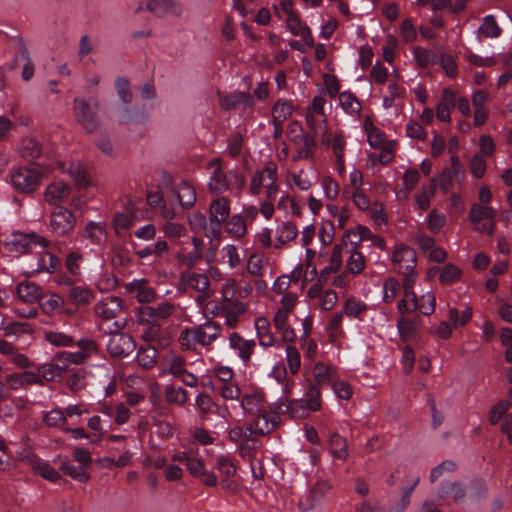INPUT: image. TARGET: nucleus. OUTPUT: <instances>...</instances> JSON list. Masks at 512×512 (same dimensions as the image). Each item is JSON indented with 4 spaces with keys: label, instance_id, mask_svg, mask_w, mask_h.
I'll return each instance as SVG.
<instances>
[{
    "label": "nucleus",
    "instance_id": "obj_14",
    "mask_svg": "<svg viewBox=\"0 0 512 512\" xmlns=\"http://www.w3.org/2000/svg\"><path fill=\"white\" fill-rule=\"evenodd\" d=\"M136 348L134 339L126 333H114L107 343V351L113 357L123 358L131 354Z\"/></svg>",
    "mask_w": 512,
    "mask_h": 512
},
{
    "label": "nucleus",
    "instance_id": "obj_35",
    "mask_svg": "<svg viewBox=\"0 0 512 512\" xmlns=\"http://www.w3.org/2000/svg\"><path fill=\"white\" fill-rule=\"evenodd\" d=\"M177 198L181 207L188 209L191 208L196 201V192L193 186L188 182H181L177 186Z\"/></svg>",
    "mask_w": 512,
    "mask_h": 512
},
{
    "label": "nucleus",
    "instance_id": "obj_39",
    "mask_svg": "<svg viewBox=\"0 0 512 512\" xmlns=\"http://www.w3.org/2000/svg\"><path fill=\"white\" fill-rule=\"evenodd\" d=\"M31 466L36 474L46 480L54 482L60 479V474L49 463L40 459H33L31 460Z\"/></svg>",
    "mask_w": 512,
    "mask_h": 512
},
{
    "label": "nucleus",
    "instance_id": "obj_4",
    "mask_svg": "<svg viewBox=\"0 0 512 512\" xmlns=\"http://www.w3.org/2000/svg\"><path fill=\"white\" fill-rule=\"evenodd\" d=\"M48 240L36 233H14L6 242L7 250L15 254L34 253L36 250L48 247Z\"/></svg>",
    "mask_w": 512,
    "mask_h": 512
},
{
    "label": "nucleus",
    "instance_id": "obj_11",
    "mask_svg": "<svg viewBox=\"0 0 512 512\" xmlns=\"http://www.w3.org/2000/svg\"><path fill=\"white\" fill-rule=\"evenodd\" d=\"M455 177L462 181L465 177V171L457 155L450 158V166L443 168L438 177L439 188L443 193H448L452 189V181Z\"/></svg>",
    "mask_w": 512,
    "mask_h": 512
},
{
    "label": "nucleus",
    "instance_id": "obj_37",
    "mask_svg": "<svg viewBox=\"0 0 512 512\" xmlns=\"http://www.w3.org/2000/svg\"><path fill=\"white\" fill-rule=\"evenodd\" d=\"M165 399L169 404L183 406L188 400V393L182 387L168 385L165 388Z\"/></svg>",
    "mask_w": 512,
    "mask_h": 512
},
{
    "label": "nucleus",
    "instance_id": "obj_20",
    "mask_svg": "<svg viewBox=\"0 0 512 512\" xmlns=\"http://www.w3.org/2000/svg\"><path fill=\"white\" fill-rule=\"evenodd\" d=\"M42 288L34 282L21 281L15 287L17 298L26 304H34L42 297Z\"/></svg>",
    "mask_w": 512,
    "mask_h": 512
},
{
    "label": "nucleus",
    "instance_id": "obj_63",
    "mask_svg": "<svg viewBox=\"0 0 512 512\" xmlns=\"http://www.w3.org/2000/svg\"><path fill=\"white\" fill-rule=\"evenodd\" d=\"M313 374L317 384L323 385L332 381L333 370L331 367L318 362L315 364Z\"/></svg>",
    "mask_w": 512,
    "mask_h": 512
},
{
    "label": "nucleus",
    "instance_id": "obj_6",
    "mask_svg": "<svg viewBox=\"0 0 512 512\" xmlns=\"http://www.w3.org/2000/svg\"><path fill=\"white\" fill-rule=\"evenodd\" d=\"M41 173L34 167H20L11 175L13 187L21 192L30 194L37 190L40 185Z\"/></svg>",
    "mask_w": 512,
    "mask_h": 512
},
{
    "label": "nucleus",
    "instance_id": "obj_48",
    "mask_svg": "<svg viewBox=\"0 0 512 512\" xmlns=\"http://www.w3.org/2000/svg\"><path fill=\"white\" fill-rule=\"evenodd\" d=\"M60 469L64 474L70 476L78 482L86 483L90 479V475L85 471L83 466H75L69 462H64L60 466Z\"/></svg>",
    "mask_w": 512,
    "mask_h": 512
},
{
    "label": "nucleus",
    "instance_id": "obj_2",
    "mask_svg": "<svg viewBox=\"0 0 512 512\" xmlns=\"http://www.w3.org/2000/svg\"><path fill=\"white\" fill-rule=\"evenodd\" d=\"M392 261L395 269L404 275L403 286L405 295H408V290L413 288L417 273L416 267V253L415 251L403 244L395 247Z\"/></svg>",
    "mask_w": 512,
    "mask_h": 512
},
{
    "label": "nucleus",
    "instance_id": "obj_57",
    "mask_svg": "<svg viewBox=\"0 0 512 512\" xmlns=\"http://www.w3.org/2000/svg\"><path fill=\"white\" fill-rule=\"evenodd\" d=\"M167 370L174 377L179 378L186 372V362L182 356L173 355L167 360Z\"/></svg>",
    "mask_w": 512,
    "mask_h": 512
},
{
    "label": "nucleus",
    "instance_id": "obj_12",
    "mask_svg": "<svg viewBox=\"0 0 512 512\" xmlns=\"http://www.w3.org/2000/svg\"><path fill=\"white\" fill-rule=\"evenodd\" d=\"M325 103V99L318 95L312 99L311 105L307 108L306 122L314 134H317L319 129L326 126Z\"/></svg>",
    "mask_w": 512,
    "mask_h": 512
},
{
    "label": "nucleus",
    "instance_id": "obj_33",
    "mask_svg": "<svg viewBox=\"0 0 512 512\" xmlns=\"http://www.w3.org/2000/svg\"><path fill=\"white\" fill-rule=\"evenodd\" d=\"M82 236L92 244L99 245L107 236L106 226L102 222L90 221L85 225Z\"/></svg>",
    "mask_w": 512,
    "mask_h": 512
},
{
    "label": "nucleus",
    "instance_id": "obj_43",
    "mask_svg": "<svg viewBox=\"0 0 512 512\" xmlns=\"http://www.w3.org/2000/svg\"><path fill=\"white\" fill-rule=\"evenodd\" d=\"M226 231L234 238H241L247 232L244 217L239 214L233 215L226 223Z\"/></svg>",
    "mask_w": 512,
    "mask_h": 512
},
{
    "label": "nucleus",
    "instance_id": "obj_30",
    "mask_svg": "<svg viewBox=\"0 0 512 512\" xmlns=\"http://www.w3.org/2000/svg\"><path fill=\"white\" fill-rule=\"evenodd\" d=\"M255 330L259 344L268 348L275 344V338L271 332V325L267 318L259 317L255 320Z\"/></svg>",
    "mask_w": 512,
    "mask_h": 512
},
{
    "label": "nucleus",
    "instance_id": "obj_45",
    "mask_svg": "<svg viewBox=\"0 0 512 512\" xmlns=\"http://www.w3.org/2000/svg\"><path fill=\"white\" fill-rule=\"evenodd\" d=\"M339 104L344 111L350 114H358L361 111V104L354 94L344 91L339 94Z\"/></svg>",
    "mask_w": 512,
    "mask_h": 512
},
{
    "label": "nucleus",
    "instance_id": "obj_46",
    "mask_svg": "<svg viewBox=\"0 0 512 512\" xmlns=\"http://www.w3.org/2000/svg\"><path fill=\"white\" fill-rule=\"evenodd\" d=\"M436 192V179L431 178L428 187H423L416 196V203L421 210H427L430 206V199Z\"/></svg>",
    "mask_w": 512,
    "mask_h": 512
},
{
    "label": "nucleus",
    "instance_id": "obj_52",
    "mask_svg": "<svg viewBox=\"0 0 512 512\" xmlns=\"http://www.w3.org/2000/svg\"><path fill=\"white\" fill-rule=\"evenodd\" d=\"M367 306L362 301L357 300L354 297L348 298L342 307L343 312L348 317L360 318V315L366 311Z\"/></svg>",
    "mask_w": 512,
    "mask_h": 512
},
{
    "label": "nucleus",
    "instance_id": "obj_10",
    "mask_svg": "<svg viewBox=\"0 0 512 512\" xmlns=\"http://www.w3.org/2000/svg\"><path fill=\"white\" fill-rule=\"evenodd\" d=\"M175 311V306L169 302H161L157 306H143L139 309L138 320L140 324L153 323L170 317Z\"/></svg>",
    "mask_w": 512,
    "mask_h": 512
},
{
    "label": "nucleus",
    "instance_id": "obj_42",
    "mask_svg": "<svg viewBox=\"0 0 512 512\" xmlns=\"http://www.w3.org/2000/svg\"><path fill=\"white\" fill-rule=\"evenodd\" d=\"M316 149V141L313 134H304L302 145L297 149L294 161L311 158Z\"/></svg>",
    "mask_w": 512,
    "mask_h": 512
},
{
    "label": "nucleus",
    "instance_id": "obj_61",
    "mask_svg": "<svg viewBox=\"0 0 512 512\" xmlns=\"http://www.w3.org/2000/svg\"><path fill=\"white\" fill-rule=\"evenodd\" d=\"M306 406L311 411H317L321 407V394L319 388L310 384L307 392H306Z\"/></svg>",
    "mask_w": 512,
    "mask_h": 512
},
{
    "label": "nucleus",
    "instance_id": "obj_51",
    "mask_svg": "<svg viewBox=\"0 0 512 512\" xmlns=\"http://www.w3.org/2000/svg\"><path fill=\"white\" fill-rule=\"evenodd\" d=\"M365 268V257L364 255L355 250L351 251V255L347 259L346 269L351 274H360Z\"/></svg>",
    "mask_w": 512,
    "mask_h": 512
},
{
    "label": "nucleus",
    "instance_id": "obj_62",
    "mask_svg": "<svg viewBox=\"0 0 512 512\" xmlns=\"http://www.w3.org/2000/svg\"><path fill=\"white\" fill-rule=\"evenodd\" d=\"M286 359L290 372L297 374L301 366V359L300 353L295 346L288 345L286 347Z\"/></svg>",
    "mask_w": 512,
    "mask_h": 512
},
{
    "label": "nucleus",
    "instance_id": "obj_41",
    "mask_svg": "<svg viewBox=\"0 0 512 512\" xmlns=\"http://www.w3.org/2000/svg\"><path fill=\"white\" fill-rule=\"evenodd\" d=\"M68 297L72 304L86 305L93 300L94 292L88 288L76 286L70 289Z\"/></svg>",
    "mask_w": 512,
    "mask_h": 512
},
{
    "label": "nucleus",
    "instance_id": "obj_22",
    "mask_svg": "<svg viewBox=\"0 0 512 512\" xmlns=\"http://www.w3.org/2000/svg\"><path fill=\"white\" fill-rule=\"evenodd\" d=\"M126 290L133 294L140 303H150L156 298V291L145 279L134 280L126 285Z\"/></svg>",
    "mask_w": 512,
    "mask_h": 512
},
{
    "label": "nucleus",
    "instance_id": "obj_54",
    "mask_svg": "<svg viewBox=\"0 0 512 512\" xmlns=\"http://www.w3.org/2000/svg\"><path fill=\"white\" fill-rule=\"evenodd\" d=\"M82 262L83 255L77 251H72L66 256L65 266L70 274L76 276L81 274Z\"/></svg>",
    "mask_w": 512,
    "mask_h": 512
},
{
    "label": "nucleus",
    "instance_id": "obj_29",
    "mask_svg": "<svg viewBox=\"0 0 512 512\" xmlns=\"http://www.w3.org/2000/svg\"><path fill=\"white\" fill-rule=\"evenodd\" d=\"M297 235L298 229L294 223L290 221L283 222L276 229L275 248L282 249L287 243L294 240Z\"/></svg>",
    "mask_w": 512,
    "mask_h": 512
},
{
    "label": "nucleus",
    "instance_id": "obj_28",
    "mask_svg": "<svg viewBox=\"0 0 512 512\" xmlns=\"http://www.w3.org/2000/svg\"><path fill=\"white\" fill-rule=\"evenodd\" d=\"M254 100L252 96L245 92H236L230 95L223 96L220 99V106L222 109L229 111L236 108L239 105L243 107H252Z\"/></svg>",
    "mask_w": 512,
    "mask_h": 512
},
{
    "label": "nucleus",
    "instance_id": "obj_55",
    "mask_svg": "<svg viewBox=\"0 0 512 512\" xmlns=\"http://www.w3.org/2000/svg\"><path fill=\"white\" fill-rule=\"evenodd\" d=\"M179 341L184 349L194 350L195 345L198 344V337L195 326L192 328L183 329L180 333Z\"/></svg>",
    "mask_w": 512,
    "mask_h": 512
},
{
    "label": "nucleus",
    "instance_id": "obj_40",
    "mask_svg": "<svg viewBox=\"0 0 512 512\" xmlns=\"http://www.w3.org/2000/svg\"><path fill=\"white\" fill-rule=\"evenodd\" d=\"M329 450L335 458L340 460H346L348 457L346 440L337 433L330 436Z\"/></svg>",
    "mask_w": 512,
    "mask_h": 512
},
{
    "label": "nucleus",
    "instance_id": "obj_21",
    "mask_svg": "<svg viewBox=\"0 0 512 512\" xmlns=\"http://www.w3.org/2000/svg\"><path fill=\"white\" fill-rule=\"evenodd\" d=\"M44 249L36 251L38 254L36 263L31 265L32 272L34 273H54L60 267V259Z\"/></svg>",
    "mask_w": 512,
    "mask_h": 512
},
{
    "label": "nucleus",
    "instance_id": "obj_44",
    "mask_svg": "<svg viewBox=\"0 0 512 512\" xmlns=\"http://www.w3.org/2000/svg\"><path fill=\"white\" fill-rule=\"evenodd\" d=\"M157 351L152 346L140 347L137 354V363L144 369H151L156 364Z\"/></svg>",
    "mask_w": 512,
    "mask_h": 512
},
{
    "label": "nucleus",
    "instance_id": "obj_59",
    "mask_svg": "<svg viewBox=\"0 0 512 512\" xmlns=\"http://www.w3.org/2000/svg\"><path fill=\"white\" fill-rule=\"evenodd\" d=\"M511 407V401H500L498 402L491 411L489 412V421L492 425L497 424L505 415L508 409Z\"/></svg>",
    "mask_w": 512,
    "mask_h": 512
},
{
    "label": "nucleus",
    "instance_id": "obj_19",
    "mask_svg": "<svg viewBox=\"0 0 512 512\" xmlns=\"http://www.w3.org/2000/svg\"><path fill=\"white\" fill-rule=\"evenodd\" d=\"M229 347L238 352L239 358L247 365L256 347L255 340L244 339L239 333L233 332L229 336Z\"/></svg>",
    "mask_w": 512,
    "mask_h": 512
},
{
    "label": "nucleus",
    "instance_id": "obj_26",
    "mask_svg": "<svg viewBox=\"0 0 512 512\" xmlns=\"http://www.w3.org/2000/svg\"><path fill=\"white\" fill-rule=\"evenodd\" d=\"M264 396L262 393L245 394L241 401L244 412L250 417L266 410Z\"/></svg>",
    "mask_w": 512,
    "mask_h": 512
},
{
    "label": "nucleus",
    "instance_id": "obj_9",
    "mask_svg": "<svg viewBox=\"0 0 512 512\" xmlns=\"http://www.w3.org/2000/svg\"><path fill=\"white\" fill-rule=\"evenodd\" d=\"M230 214V202L225 197L214 199L209 207L210 233L206 236H215L220 233L221 225L227 220Z\"/></svg>",
    "mask_w": 512,
    "mask_h": 512
},
{
    "label": "nucleus",
    "instance_id": "obj_49",
    "mask_svg": "<svg viewBox=\"0 0 512 512\" xmlns=\"http://www.w3.org/2000/svg\"><path fill=\"white\" fill-rule=\"evenodd\" d=\"M150 395L149 401L153 406V410L159 415H165L168 411L166 406L162 402V394L160 386L157 383H153L149 387Z\"/></svg>",
    "mask_w": 512,
    "mask_h": 512
},
{
    "label": "nucleus",
    "instance_id": "obj_64",
    "mask_svg": "<svg viewBox=\"0 0 512 512\" xmlns=\"http://www.w3.org/2000/svg\"><path fill=\"white\" fill-rule=\"evenodd\" d=\"M460 276L461 271L457 266L453 264H447L442 269L439 279L443 284H452L456 282Z\"/></svg>",
    "mask_w": 512,
    "mask_h": 512
},
{
    "label": "nucleus",
    "instance_id": "obj_24",
    "mask_svg": "<svg viewBox=\"0 0 512 512\" xmlns=\"http://www.w3.org/2000/svg\"><path fill=\"white\" fill-rule=\"evenodd\" d=\"M344 236L347 238L354 237L353 244L355 246H358L363 240H370L374 246L380 249L385 248V240L381 236L373 234L369 228L363 225H359L356 231H347Z\"/></svg>",
    "mask_w": 512,
    "mask_h": 512
},
{
    "label": "nucleus",
    "instance_id": "obj_8",
    "mask_svg": "<svg viewBox=\"0 0 512 512\" xmlns=\"http://www.w3.org/2000/svg\"><path fill=\"white\" fill-rule=\"evenodd\" d=\"M293 2H279L282 13L286 16V24L289 31L295 35L300 36L304 40L305 44L309 47L314 45V39L311 34L309 27L304 25L299 16L293 11Z\"/></svg>",
    "mask_w": 512,
    "mask_h": 512
},
{
    "label": "nucleus",
    "instance_id": "obj_58",
    "mask_svg": "<svg viewBox=\"0 0 512 512\" xmlns=\"http://www.w3.org/2000/svg\"><path fill=\"white\" fill-rule=\"evenodd\" d=\"M115 88L123 103H130L132 101L133 96L130 90V82L126 77H118L115 81Z\"/></svg>",
    "mask_w": 512,
    "mask_h": 512
},
{
    "label": "nucleus",
    "instance_id": "obj_25",
    "mask_svg": "<svg viewBox=\"0 0 512 512\" xmlns=\"http://www.w3.org/2000/svg\"><path fill=\"white\" fill-rule=\"evenodd\" d=\"M405 296H411V300L414 302V309L419 310L423 315L429 316L434 313L436 299L432 292H427L420 297H417L412 288L408 290V295Z\"/></svg>",
    "mask_w": 512,
    "mask_h": 512
},
{
    "label": "nucleus",
    "instance_id": "obj_17",
    "mask_svg": "<svg viewBox=\"0 0 512 512\" xmlns=\"http://www.w3.org/2000/svg\"><path fill=\"white\" fill-rule=\"evenodd\" d=\"M198 344L202 347H209L222 335V325L219 322L208 320L200 325L195 326Z\"/></svg>",
    "mask_w": 512,
    "mask_h": 512
},
{
    "label": "nucleus",
    "instance_id": "obj_27",
    "mask_svg": "<svg viewBox=\"0 0 512 512\" xmlns=\"http://www.w3.org/2000/svg\"><path fill=\"white\" fill-rule=\"evenodd\" d=\"M455 106V94L449 89L445 88L442 92L441 100L436 106V116L439 121L450 122V111Z\"/></svg>",
    "mask_w": 512,
    "mask_h": 512
},
{
    "label": "nucleus",
    "instance_id": "obj_13",
    "mask_svg": "<svg viewBox=\"0 0 512 512\" xmlns=\"http://www.w3.org/2000/svg\"><path fill=\"white\" fill-rule=\"evenodd\" d=\"M75 218L73 213L65 207L59 206L54 209L51 215L50 226L52 231L63 236L73 230Z\"/></svg>",
    "mask_w": 512,
    "mask_h": 512
},
{
    "label": "nucleus",
    "instance_id": "obj_1",
    "mask_svg": "<svg viewBox=\"0 0 512 512\" xmlns=\"http://www.w3.org/2000/svg\"><path fill=\"white\" fill-rule=\"evenodd\" d=\"M297 407H303L302 401H289L287 398H281L275 404L274 410L263 412L251 417L248 422L247 430L249 435L264 436L272 432L280 421L279 413H295Z\"/></svg>",
    "mask_w": 512,
    "mask_h": 512
},
{
    "label": "nucleus",
    "instance_id": "obj_3",
    "mask_svg": "<svg viewBox=\"0 0 512 512\" xmlns=\"http://www.w3.org/2000/svg\"><path fill=\"white\" fill-rule=\"evenodd\" d=\"M99 103H89L87 99L77 97L73 100V114L77 123L88 133H93L100 127L98 116Z\"/></svg>",
    "mask_w": 512,
    "mask_h": 512
},
{
    "label": "nucleus",
    "instance_id": "obj_23",
    "mask_svg": "<svg viewBox=\"0 0 512 512\" xmlns=\"http://www.w3.org/2000/svg\"><path fill=\"white\" fill-rule=\"evenodd\" d=\"M144 9H147L151 14L157 17L180 14V8L177 2H142L137 8V11Z\"/></svg>",
    "mask_w": 512,
    "mask_h": 512
},
{
    "label": "nucleus",
    "instance_id": "obj_31",
    "mask_svg": "<svg viewBox=\"0 0 512 512\" xmlns=\"http://www.w3.org/2000/svg\"><path fill=\"white\" fill-rule=\"evenodd\" d=\"M136 214L134 212L116 213L113 218V230L120 237L128 235L130 229L134 226Z\"/></svg>",
    "mask_w": 512,
    "mask_h": 512
},
{
    "label": "nucleus",
    "instance_id": "obj_32",
    "mask_svg": "<svg viewBox=\"0 0 512 512\" xmlns=\"http://www.w3.org/2000/svg\"><path fill=\"white\" fill-rule=\"evenodd\" d=\"M210 165L211 167H214V171L209 182V187L211 191L217 194H221L228 190L229 188V181L227 179V175L221 169L218 160L212 161Z\"/></svg>",
    "mask_w": 512,
    "mask_h": 512
},
{
    "label": "nucleus",
    "instance_id": "obj_50",
    "mask_svg": "<svg viewBox=\"0 0 512 512\" xmlns=\"http://www.w3.org/2000/svg\"><path fill=\"white\" fill-rule=\"evenodd\" d=\"M44 338L47 342L56 347H71L74 344V339L62 332L46 331Z\"/></svg>",
    "mask_w": 512,
    "mask_h": 512
},
{
    "label": "nucleus",
    "instance_id": "obj_36",
    "mask_svg": "<svg viewBox=\"0 0 512 512\" xmlns=\"http://www.w3.org/2000/svg\"><path fill=\"white\" fill-rule=\"evenodd\" d=\"M20 153L23 158L33 160L42 154V146L34 138L27 137L21 141Z\"/></svg>",
    "mask_w": 512,
    "mask_h": 512
},
{
    "label": "nucleus",
    "instance_id": "obj_47",
    "mask_svg": "<svg viewBox=\"0 0 512 512\" xmlns=\"http://www.w3.org/2000/svg\"><path fill=\"white\" fill-rule=\"evenodd\" d=\"M292 114V105L288 101L278 100L272 109V122L283 123Z\"/></svg>",
    "mask_w": 512,
    "mask_h": 512
},
{
    "label": "nucleus",
    "instance_id": "obj_53",
    "mask_svg": "<svg viewBox=\"0 0 512 512\" xmlns=\"http://www.w3.org/2000/svg\"><path fill=\"white\" fill-rule=\"evenodd\" d=\"M478 31L487 38L498 37L501 34V29L492 15H488L484 18V22L479 27Z\"/></svg>",
    "mask_w": 512,
    "mask_h": 512
},
{
    "label": "nucleus",
    "instance_id": "obj_34",
    "mask_svg": "<svg viewBox=\"0 0 512 512\" xmlns=\"http://www.w3.org/2000/svg\"><path fill=\"white\" fill-rule=\"evenodd\" d=\"M69 195V187L64 182H55L47 186L45 190V200L49 204H56Z\"/></svg>",
    "mask_w": 512,
    "mask_h": 512
},
{
    "label": "nucleus",
    "instance_id": "obj_16",
    "mask_svg": "<svg viewBox=\"0 0 512 512\" xmlns=\"http://www.w3.org/2000/svg\"><path fill=\"white\" fill-rule=\"evenodd\" d=\"M122 310V300L116 296H107L94 306L96 316L105 321L117 318Z\"/></svg>",
    "mask_w": 512,
    "mask_h": 512
},
{
    "label": "nucleus",
    "instance_id": "obj_60",
    "mask_svg": "<svg viewBox=\"0 0 512 512\" xmlns=\"http://www.w3.org/2000/svg\"><path fill=\"white\" fill-rule=\"evenodd\" d=\"M33 332L32 326L27 322H19L15 321L9 323L4 327V335H23V334H31Z\"/></svg>",
    "mask_w": 512,
    "mask_h": 512
},
{
    "label": "nucleus",
    "instance_id": "obj_15",
    "mask_svg": "<svg viewBox=\"0 0 512 512\" xmlns=\"http://www.w3.org/2000/svg\"><path fill=\"white\" fill-rule=\"evenodd\" d=\"M219 311L220 315L225 318V324L229 328H235L239 323L240 317L246 311V305L238 299H222Z\"/></svg>",
    "mask_w": 512,
    "mask_h": 512
},
{
    "label": "nucleus",
    "instance_id": "obj_56",
    "mask_svg": "<svg viewBox=\"0 0 512 512\" xmlns=\"http://www.w3.org/2000/svg\"><path fill=\"white\" fill-rule=\"evenodd\" d=\"M68 173L79 187L88 186L89 182L86 170L80 163H71L68 169Z\"/></svg>",
    "mask_w": 512,
    "mask_h": 512
},
{
    "label": "nucleus",
    "instance_id": "obj_7",
    "mask_svg": "<svg viewBox=\"0 0 512 512\" xmlns=\"http://www.w3.org/2000/svg\"><path fill=\"white\" fill-rule=\"evenodd\" d=\"M495 216V209L480 204H474L469 213V219L474 228L488 235H492L495 231Z\"/></svg>",
    "mask_w": 512,
    "mask_h": 512
},
{
    "label": "nucleus",
    "instance_id": "obj_5",
    "mask_svg": "<svg viewBox=\"0 0 512 512\" xmlns=\"http://www.w3.org/2000/svg\"><path fill=\"white\" fill-rule=\"evenodd\" d=\"M210 280L205 274L183 271L179 276L177 283V290L179 292H186L191 289L200 295L197 296V301L202 302L211 296L209 291Z\"/></svg>",
    "mask_w": 512,
    "mask_h": 512
},
{
    "label": "nucleus",
    "instance_id": "obj_38",
    "mask_svg": "<svg viewBox=\"0 0 512 512\" xmlns=\"http://www.w3.org/2000/svg\"><path fill=\"white\" fill-rule=\"evenodd\" d=\"M440 498L451 497L455 502H460L465 497V489L458 482H452L442 485L438 490Z\"/></svg>",
    "mask_w": 512,
    "mask_h": 512
},
{
    "label": "nucleus",
    "instance_id": "obj_18",
    "mask_svg": "<svg viewBox=\"0 0 512 512\" xmlns=\"http://www.w3.org/2000/svg\"><path fill=\"white\" fill-rule=\"evenodd\" d=\"M332 489V485L324 480L317 481L311 488L309 495L305 502L299 503V508L302 512H308L322 501Z\"/></svg>",
    "mask_w": 512,
    "mask_h": 512
}]
</instances>
